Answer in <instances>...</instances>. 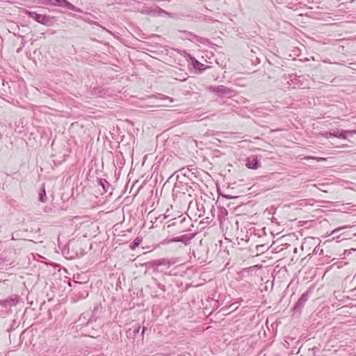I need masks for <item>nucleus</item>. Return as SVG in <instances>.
Wrapping results in <instances>:
<instances>
[{
  "label": "nucleus",
  "mask_w": 356,
  "mask_h": 356,
  "mask_svg": "<svg viewBox=\"0 0 356 356\" xmlns=\"http://www.w3.org/2000/svg\"><path fill=\"white\" fill-rule=\"evenodd\" d=\"M26 14L29 17L34 19L37 22L47 26H52L55 22L54 18L53 17H50L49 15H40L35 12L29 10L26 12Z\"/></svg>",
  "instance_id": "1"
},
{
  "label": "nucleus",
  "mask_w": 356,
  "mask_h": 356,
  "mask_svg": "<svg viewBox=\"0 0 356 356\" xmlns=\"http://www.w3.org/2000/svg\"><path fill=\"white\" fill-rule=\"evenodd\" d=\"M48 1H49V3L54 5V6H60L63 8H65L67 9H69L70 10H73V11H75L77 13L83 12L81 9L74 6V5H72L70 2H69L67 0H48Z\"/></svg>",
  "instance_id": "2"
},
{
  "label": "nucleus",
  "mask_w": 356,
  "mask_h": 356,
  "mask_svg": "<svg viewBox=\"0 0 356 356\" xmlns=\"http://www.w3.org/2000/svg\"><path fill=\"white\" fill-rule=\"evenodd\" d=\"M310 294L311 291H307L301 295L300 298L298 299V302L296 303L295 306L293 308V311L294 313H300L301 312V310L305 306V302L309 299Z\"/></svg>",
  "instance_id": "3"
},
{
  "label": "nucleus",
  "mask_w": 356,
  "mask_h": 356,
  "mask_svg": "<svg viewBox=\"0 0 356 356\" xmlns=\"http://www.w3.org/2000/svg\"><path fill=\"white\" fill-rule=\"evenodd\" d=\"M143 13L151 15L152 16H161L163 15H168V13L159 8V6L155 7H145L144 8L142 11Z\"/></svg>",
  "instance_id": "4"
},
{
  "label": "nucleus",
  "mask_w": 356,
  "mask_h": 356,
  "mask_svg": "<svg viewBox=\"0 0 356 356\" xmlns=\"http://www.w3.org/2000/svg\"><path fill=\"white\" fill-rule=\"evenodd\" d=\"M19 300V296L14 295L9 298L0 300V305L5 308H10L15 306Z\"/></svg>",
  "instance_id": "5"
},
{
  "label": "nucleus",
  "mask_w": 356,
  "mask_h": 356,
  "mask_svg": "<svg viewBox=\"0 0 356 356\" xmlns=\"http://www.w3.org/2000/svg\"><path fill=\"white\" fill-rule=\"evenodd\" d=\"M209 90L219 96L227 95L230 93V90L224 86H210Z\"/></svg>",
  "instance_id": "6"
},
{
  "label": "nucleus",
  "mask_w": 356,
  "mask_h": 356,
  "mask_svg": "<svg viewBox=\"0 0 356 356\" xmlns=\"http://www.w3.org/2000/svg\"><path fill=\"white\" fill-rule=\"evenodd\" d=\"M245 162V165L249 169L256 170L259 168V160L255 155L247 157Z\"/></svg>",
  "instance_id": "7"
},
{
  "label": "nucleus",
  "mask_w": 356,
  "mask_h": 356,
  "mask_svg": "<svg viewBox=\"0 0 356 356\" xmlns=\"http://www.w3.org/2000/svg\"><path fill=\"white\" fill-rule=\"evenodd\" d=\"M145 267V274L149 273L150 270H152L154 273L159 272L158 265L156 259L145 262L143 264Z\"/></svg>",
  "instance_id": "8"
},
{
  "label": "nucleus",
  "mask_w": 356,
  "mask_h": 356,
  "mask_svg": "<svg viewBox=\"0 0 356 356\" xmlns=\"http://www.w3.org/2000/svg\"><path fill=\"white\" fill-rule=\"evenodd\" d=\"M140 330V326L138 323H136L131 326V327L129 328L126 331V335L128 338L135 339L136 336L138 334Z\"/></svg>",
  "instance_id": "9"
},
{
  "label": "nucleus",
  "mask_w": 356,
  "mask_h": 356,
  "mask_svg": "<svg viewBox=\"0 0 356 356\" xmlns=\"http://www.w3.org/2000/svg\"><path fill=\"white\" fill-rule=\"evenodd\" d=\"M156 261L159 266H165L170 267L177 263V259L175 258H161L156 259Z\"/></svg>",
  "instance_id": "10"
},
{
  "label": "nucleus",
  "mask_w": 356,
  "mask_h": 356,
  "mask_svg": "<svg viewBox=\"0 0 356 356\" xmlns=\"http://www.w3.org/2000/svg\"><path fill=\"white\" fill-rule=\"evenodd\" d=\"M194 235L193 234L191 236H188V235H182L181 236H177L173 238L171 241L172 242H182L185 245H187L191 238H193Z\"/></svg>",
  "instance_id": "11"
},
{
  "label": "nucleus",
  "mask_w": 356,
  "mask_h": 356,
  "mask_svg": "<svg viewBox=\"0 0 356 356\" xmlns=\"http://www.w3.org/2000/svg\"><path fill=\"white\" fill-rule=\"evenodd\" d=\"M192 60L193 66L195 70H198L199 71H203L205 67H204V64L199 62L195 58H191Z\"/></svg>",
  "instance_id": "12"
},
{
  "label": "nucleus",
  "mask_w": 356,
  "mask_h": 356,
  "mask_svg": "<svg viewBox=\"0 0 356 356\" xmlns=\"http://www.w3.org/2000/svg\"><path fill=\"white\" fill-rule=\"evenodd\" d=\"M347 133H350V131H343V130H341V131L337 130V131H334L332 135L334 137H336L338 138L346 139L347 138V136H346Z\"/></svg>",
  "instance_id": "13"
},
{
  "label": "nucleus",
  "mask_w": 356,
  "mask_h": 356,
  "mask_svg": "<svg viewBox=\"0 0 356 356\" xmlns=\"http://www.w3.org/2000/svg\"><path fill=\"white\" fill-rule=\"evenodd\" d=\"M47 200L46 191L44 188V184H42L40 188V191L39 193V201L41 202H44Z\"/></svg>",
  "instance_id": "14"
},
{
  "label": "nucleus",
  "mask_w": 356,
  "mask_h": 356,
  "mask_svg": "<svg viewBox=\"0 0 356 356\" xmlns=\"http://www.w3.org/2000/svg\"><path fill=\"white\" fill-rule=\"evenodd\" d=\"M99 182L103 188V191L104 193L107 192L109 188L110 184L104 179H99Z\"/></svg>",
  "instance_id": "15"
},
{
  "label": "nucleus",
  "mask_w": 356,
  "mask_h": 356,
  "mask_svg": "<svg viewBox=\"0 0 356 356\" xmlns=\"http://www.w3.org/2000/svg\"><path fill=\"white\" fill-rule=\"evenodd\" d=\"M142 241H143V238L142 237H136L134 241L132 242L131 245V248L132 250H134L136 249L137 247L139 246V245L142 243Z\"/></svg>",
  "instance_id": "16"
},
{
  "label": "nucleus",
  "mask_w": 356,
  "mask_h": 356,
  "mask_svg": "<svg viewBox=\"0 0 356 356\" xmlns=\"http://www.w3.org/2000/svg\"><path fill=\"white\" fill-rule=\"evenodd\" d=\"M315 159L317 161H325V159L323 158V157H313V156L310 157V156H308L307 159Z\"/></svg>",
  "instance_id": "17"
},
{
  "label": "nucleus",
  "mask_w": 356,
  "mask_h": 356,
  "mask_svg": "<svg viewBox=\"0 0 356 356\" xmlns=\"http://www.w3.org/2000/svg\"><path fill=\"white\" fill-rule=\"evenodd\" d=\"M161 99L162 100H165V101H168L170 103H172L173 102L172 99L168 97V96H164L163 95L162 97L161 98Z\"/></svg>",
  "instance_id": "18"
},
{
  "label": "nucleus",
  "mask_w": 356,
  "mask_h": 356,
  "mask_svg": "<svg viewBox=\"0 0 356 356\" xmlns=\"http://www.w3.org/2000/svg\"><path fill=\"white\" fill-rule=\"evenodd\" d=\"M222 197H225L226 199L230 200V199H234L237 198L238 196H232L229 195H222Z\"/></svg>",
  "instance_id": "19"
},
{
  "label": "nucleus",
  "mask_w": 356,
  "mask_h": 356,
  "mask_svg": "<svg viewBox=\"0 0 356 356\" xmlns=\"http://www.w3.org/2000/svg\"><path fill=\"white\" fill-rule=\"evenodd\" d=\"M320 252V254L323 253V250L321 249L318 248V247H316L314 250V253L315 254H317Z\"/></svg>",
  "instance_id": "20"
},
{
  "label": "nucleus",
  "mask_w": 356,
  "mask_h": 356,
  "mask_svg": "<svg viewBox=\"0 0 356 356\" xmlns=\"http://www.w3.org/2000/svg\"><path fill=\"white\" fill-rule=\"evenodd\" d=\"M332 134H333V132H326V133L324 134V136H325V137L326 138H331V137H334Z\"/></svg>",
  "instance_id": "21"
},
{
  "label": "nucleus",
  "mask_w": 356,
  "mask_h": 356,
  "mask_svg": "<svg viewBox=\"0 0 356 356\" xmlns=\"http://www.w3.org/2000/svg\"><path fill=\"white\" fill-rule=\"evenodd\" d=\"M145 327H143V330H142V332H141V335H142V336H143L144 332H145Z\"/></svg>",
  "instance_id": "22"
},
{
  "label": "nucleus",
  "mask_w": 356,
  "mask_h": 356,
  "mask_svg": "<svg viewBox=\"0 0 356 356\" xmlns=\"http://www.w3.org/2000/svg\"><path fill=\"white\" fill-rule=\"evenodd\" d=\"M340 229H336L332 232V234L337 232Z\"/></svg>",
  "instance_id": "23"
}]
</instances>
